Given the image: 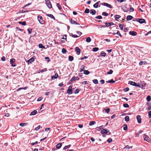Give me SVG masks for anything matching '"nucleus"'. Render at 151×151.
<instances>
[{
    "label": "nucleus",
    "mask_w": 151,
    "mask_h": 151,
    "mask_svg": "<svg viewBox=\"0 0 151 151\" xmlns=\"http://www.w3.org/2000/svg\"><path fill=\"white\" fill-rule=\"evenodd\" d=\"M76 78L77 77H73L70 80V81L71 82H73V81H75Z\"/></svg>",
    "instance_id": "38"
},
{
    "label": "nucleus",
    "mask_w": 151,
    "mask_h": 151,
    "mask_svg": "<svg viewBox=\"0 0 151 151\" xmlns=\"http://www.w3.org/2000/svg\"><path fill=\"white\" fill-rule=\"evenodd\" d=\"M96 11L94 9H91L90 11V13L93 15L96 14Z\"/></svg>",
    "instance_id": "18"
},
{
    "label": "nucleus",
    "mask_w": 151,
    "mask_h": 151,
    "mask_svg": "<svg viewBox=\"0 0 151 151\" xmlns=\"http://www.w3.org/2000/svg\"><path fill=\"white\" fill-rule=\"evenodd\" d=\"M110 109L109 108H108L107 109H106V111L105 112L107 113H108L109 112V111H110Z\"/></svg>",
    "instance_id": "58"
},
{
    "label": "nucleus",
    "mask_w": 151,
    "mask_h": 151,
    "mask_svg": "<svg viewBox=\"0 0 151 151\" xmlns=\"http://www.w3.org/2000/svg\"><path fill=\"white\" fill-rule=\"evenodd\" d=\"M75 50L77 52V55H79L80 53L81 50L78 47H76L75 48Z\"/></svg>",
    "instance_id": "11"
},
{
    "label": "nucleus",
    "mask_w": 151,
    "mask_h": 151,
    "mask_svg": "<svg viewBox=\"0 0 151 151\" xmlns=\"http://www.w3.org/2000/svg\"><path fill=\"white\" fill-rule=\"evenodd\" d=\"M62 146V143H60L56 145V147L58 149H59Z\"/></svg>",
    "instance_id": "16"
},
{
    "label": "nucleus",
    "mask_w": 151,
    "mask_h": 151,
    "mask_svg": "<svg viewBox=\"0 0 151 151\" xmlns=\"http://www.w3.org/2000/svg\"><path fill=\"white\" fill-rule=\"evenodd\" d=\"M71 146V145H68L65 146L63 148V150H65L69 148H70Z\"/></svg>",
    "instance_id": "26"
},
{
    "label": "nucleus",
    "mask_w": 151,
    "mask_h": 151,
    "mask_svg": "<svg viewBox=\"0 0 151 151\" xmlns=\"http://www.w3.org/2000/svg\"><path fill=\"white\" fill-rule=\"evenodd\" d=\"M91 39L90 37H88L86 38V41L87 42H90L91 41Z\"/></svg>",
    "instance_id": "20"
},
{
    "label": "nucleus",
    "mask_w": 151,
    "mask_h": 151,
    "mask_svg": "<svg viewBox=\"0 0 151 151\" xmlns=\"http://www.w3.org/2000/svg\"><path fill=\"white\" fill-rule=\"evenodd\" d=\"M90 12V10L86 8L84 11V13H85L88 14Z\"/></svg>",
    "instance_id": "35"
},
{
    "label": "nucleus",
    "mask_w": 151,
    "mask_h": 151,
    "mask_svg": "<svg viewBox=\"0 0 151 151\" xmlns=\"http://www.w3.org/2000/svg\"><path fill=\"white\" fill-rule=\"evenodd\" d=\"M128 127L127 125L126 124H124L123 125V129L124 130H127V129Z\"/></svg>",
    "instance_id": "28"
},
{
    "label": "nucleus",
    "mask_w": 151,
    "mask_h": 151,
    "mask_svg": "<svg viewBox=\"0 0 151 151\" xmlns=\"http://www.w3.org/2000/svg\"><path fill=\"white\" fill-rule=\"evenodd\" d=\"M67 50L64 48L62 49V52L63 54H65L67 52Z\"/></svg>",
    "instance_id": "37"
},
{
    "label": "nucleus",
    "mask_w": 151,
    "mask_h": 151,
    "mask_svg": "<svg viewBox=\"0 0 151 151\" xmlns=\"http://www.w3.org/2000/svg\"><path fill=\"white\" fill-rule=\"evenodd\" d=\"M95 18H96V19H102V17L101 16L99 15L98 16H96L95 17Z\"/></svg>",
    "instance_id": "47"
},
{
    "label": "nucleus",
    "mask_w": 151,
    "mask_h": 151,
    "mask_svg": "<svg viewBox=\"0 0 151 151\" xmlns=\"http://www.w3.org/2000/svg\"><path fill=\"white\" fill-rule=\"evenodd\" d=\"M67 93L70 94L72 93V87L70 86H69Z\"/></svg>",
    "instance_id": "6"
},
{
    "label": "nucleus",
    "mask_w": 151,
    "mask_h": 151,
    "mask_svg": "<svg viewBox=\"0 0 151 151\" xmlns=\"http://www.w3.org/2000/svg\"><path fill=\"white\" fill-rule=\"evenodd\" d=\"M125 120L126 122H128L129 120V117L128 116H126L125 117Z\"/></svg>",
    "instance_id": "34"
},
{
    "label": "nucleus",
    "mask_w": 151,
    "mask_h": 151,
    "mask_svg": "<svg viewBox=\"0 0 151 151\" xmlns=\"http://www.w3.org/2000/svg\"><path fill=\"white\" fill-rule=\"evenodd\" d=\"M113 71L112 70H110L109 72H107V74H111L112 73Z\"/></svg>",
    "instance_id": "45"
},
{
    "label": "nucleus",
    "mask_w": 151,
    "mask_h": 151,
    "mask_svg": "<svg viewBox=\"0 0 151 151\" xmlns=\"http://www.w3.org/2000/svg\"><path fill=\"white\" fill-rule=\"evenodd\" d=\"M100 2V1H99L97 2L95 4H94L93 5V7L94 8H97L98 6V4H99V3Z\"/></svg>",
    "instance_id": "24"
},
{
    "label": "nucleus",
    "mask_w": 151,
    "mask_h": 151,
    "mask_svg": "<svg viewBox=\"0 0 151 151\" xmlns=\"http://www.w3.org/2000/svg\"><path fill=\"white\" fill-rule=\"evenodd\" d=\"M90 72L88 70H84L83 71V73L85 75H88L90 73Z\"/></svg>",
    "instance_id": "25"
},
{
    "label": "nucleus",
    "mask_w": 151,
    "mask_h": 151,
    "mask_svg": "<svg viewBox=\"0 0 151 151\" xmlns=\"http://www.w3.org/2000/svg\"><path fill=\"white\" fill-rule=\"evenodd\" d=\"M57 7H58V9L60 10L61 9V7L60 5L59 4V3H57Z\"/></svg>",
    "instance_id": "49"
},
{
    "label": "nucleus",
    "mask_w": 151,
    "mask_h": 151,
    "mask_svg": "<svg viewBox=\"0 0 151 151\" xmlns=\"http://www.w3.org/2000/svg\"><path fill=\"white\" fill-rule=\"evenodd\" d=\"M1 60L3 61H5V58L4 56H3L1 58Z\"/></svg>",
    "instance_id": "61"
},
{
    "label": "nucleus",
    "mask_w": 151,
    "mask_h": 151,
    "mask_svg": "<svg viewBox=\"0 0 151 151\" xmlns=\"http://www.w3.org/2000/svg\"><path fill=\"white\" fill-rule=\"evenodd\" d=\"M42 99V97H40L39 98L37 99V101H41Z\"/></svg>",
    "instance_id": "59"
},
{
    "label": "nucleus",
    "mask_w": 151,
    "mask_h": 151,
    "mask_svg": "<svg viewBox=\"0 0 151 151\" xmlns=\"http://www.w3.org/2000/svg\"><path fill=\"white\" fill-rule=\"evenodd\" d=\"M47 16L50 17L51 19L55 20V18L54 17L52 14H46Z\"/></svg>",
    "instance_id": "14"
},
{
    "label": "nucleus",
    "mask_w": 151,
    "mask_h": 151,
    "mask_svg": "<svg viewBox=\"0 0 151 151\" xmlns=\"http://www.w3.org/2000/svg\"><path fill=\"white\" fill-rule=\"evenodd\" d=\"M143 137L145 140L147 142H149L150 139L148 136L144 134L143 135Z\"/></svg>",
    "instance_id": "7"
},
{
    "label": "nucleus",
    "mask_w": 151,
    "mask_h": 151,
    "mask_svg": "<svg viewBox=\"0 0 151 151\" xmlns=\"http://www.w3.org/2000/svg\"><path fill=\"white\" fill-rule=\"evenodd\" d=\"M136 118L138 122L139 123H141V118L140 116L139 115H137L136 117Z\"/></svg>",
    "instance_id": "10"
},
{
    "label": "nucleus",
    "mask_w": 151,
    "mask_h": 151,
    "mask_svg": "<svg viewBox=\"0 0 151 151\" xmlns=\"http://www.w3.org/2000/svg\"><path fill=\"white\" fill-rule=\"evenodd\" d=\"M71 35L74 38H77L78 37L77 35H73L72 34H71Z\"/></svg>",
    "instance_id": "55"
},
{
    "label": "nucleus",
    "mask_w": 151,
    "mask_h": 151,
    "mask_svg": "<svg viewBox=\"0 0 151 151\" xmlns=\"http://www.w3.org/2000/svg\"><path fill=\"white\" fill-rule=\"evenodd\" d=\"M70 22L72 24H78V25H80V24L77 23L76 22L73 20L72 19H71L70 20Z\"/></svg>",
    "instance_id": "12"
},
{
    "label": "nucleus",
    "mask_w": 151,
    "mask_h": 151,
    "mask_svg": "<svg viewBox=\"0 0 151 151\" xmlns=\"http://www.w3.org/2000/svg\"><path fill=\"white\" fill-rule=\"evenodd\" d=\"M108 14L107 13H106V12H103L102 13V15H104V16H107L108 15Z\"/></svg>",
    "instance_id": "48"
},
{
    "label": "nucleus",
    "mask_w": 151,
    "mask_h": 151,
    "mask_svg": "<svg viewBox=\"0 0 151 151\" xmlns=\"http://www.w3.org/2000/svg\"><path fill=\"white\" fill-rule=\"evenodd\" d=\"M39 47L40 48H45V47L42 44H40L39 45Z\"/></svg>",
    "instance_id": "40"
},
{
    "label": "nucleus",
    "mask_w": 151,
    "mask_h": 151,
    "mask_svg": "<svg viewBox=\"0 0 151 151\" xmlns=\"http://www.w3.org/2000/svg\"><path fill=\"white\" fill-rule=\"evenodd\" d=\"M100 81L102 84H103L104 83V80H101Z\"/></svg>",
    "instance_id": "60"
},
{
    "label": "nucleus",
    "mask_w": 151,
    "mask_h": 151,
    "mask_svg": "<svg viewBox=\"0 0 151 151\" xmlns=\"http://www.w3.org/2000/svg\"><path fill=\"white\" fill-rule=\"evenodd\" d=\"M135 19L138 22L141 24H142L144 23H146V21L145 20L143 19H139L138 20L137 19Z\"/></svg>",
    "instance_id": "5"
},
{
    "label": "nucleus",
    "mask_w": 151,
    "mask_h": 151,
    "mask_svg": "<svg viewBox=\"0 0 151 151\" xmlns=\"http://www.w3.org/2000/svg\"><path fill=\"white\" fill-rule=\"evenodd\" d=\"M102 5H104L105 6H106L107 7L109 8H112V6L110 4H109L106 2H103L101 4Z\"/></svg>",
    "instance_id": "4"
},
{
    "label": "nucleus",
    "mask_w": 151,
    "mask_h": 151,
    "mask_svg": "<svg viewBox=\"0 0 151 151\" xmlns=\"http://www.w3.org/2000/svg\"><path fill=\"white\" fill-rule=\"evenodd\" d=\"M106 53L104 52H101V56L105 57L106 56Z\"/></svg>",
    "instance_id": "43"
},
{
    "label": "nucleus",
    "mask_w": 151,
    "mask_h": 151,
    "mask_svg": "<svg viewBox=\"0 0 151 151\" xmlns=\"http://www.w3.org/2000/svg\"><path fill=\"white\" fill-rule=\"evenodd\" d=\"M79 90L78 89H76L74 91V93L75 94L78 93L79 92Z\"/></svg>",
    "instance_id": "50"
},
{
    "label": "nucleus",
    "mask_w": 151,
    "mask_h": 151,
    "mask_svg": "<svg viewBox=\"0 0 151 151\" xmlns=\"http://www.w3.org/2000/svg\"><path fill=\"white\" fill-rule=\"evenodd\" d=\"M93 83L95 84H97L98 83V81L97 79H95L93 80Z\"/></svg>",
    "instance_id": "44"
},
{
    "label": "nucleus",
    "mask_w": 151,
    "mask_h": 151,
    "mask_svg": "<svg viewBox=\"0 0 151 151\" xmlns=\"http://www.w3.org/2000/svg\"><path fill=\"white\" fill-rule=\"evenodd\" d=\"M112 139L110 138L108 139L107 140V142L108 143H109L111 142H112Z\"/></svg>",
    "instance_id": "54"
},
{
    "label": "nucleus",
    "mask_w": 151,
    "mask_h": 151,
    "mask_svg": "<svg viewBox=\"0 0 151 151\" xmlns=\"http://www.w3.org/2000/svg\"><path fill=\"white\" fill-rule=\"evenodd\" d=\"M129 90V88L128 87H127L124 89V91L125 92H127Z\"/></svg>",
    "instance_id": "51"
},
{
    "label": "nucleus",
    "mask_w": 151,
    "mask_h": 151,
    "mask_svg": "<svg viewBox=\"0 0 151 151\" xmlns=\"http://www.w3.org/2000/svg\"><path fill=\"white\" fill-rule=\"evenodd\" d=\"M96 124V122L95 121H91L90 122L89 125L92 126Z\"/></svg>",
    "instance_id": "33"
},
{
    "label": "nucleus",
    "mask_w": 151,
    "mask_h": 151,
    "mask_svg": "<svg viewBox=\"0 0 151 151\" xmlns=\"http://www.w3.org/2000/svg\"><path fill=\"white\" fill-rule=\"evenodd\" d=\"M37 111L36 110H35L33 111H32L31 113L30 114V115H35L37 113Z\"/></svg>",
    "instance_id": "22"
},
{
    "label": "nucleus",
    "mask_w": 151,
    "mask_h": 151,
    "mask_svg": "<svg viewBox=\"0 0 151 151\" xmlns=\"http://www.w3.org/2000/svg\"><path fill=\"white\" fill-rule=\"evenodd\" d=\"M74 58L72 56H69V60L70 61H72L73 60Z\"/></svg>",
    "instance_id": "27"
},
{
    "label": "nucleus",
    "mask_w": 151,
    "mask_h": 151,
    "mask_svg": "<svg viewBox=\"0 0 151 151\" xmlns=\"http://www.w3.org/2000/svg\"><path fill=\"white\" fill-rule=\"evenodd\" d=\"M27 123H21L19 124V125L21 127H23L27 125Z\"/></svg>",
    "instance_id": "39"
},
{
    "label": "nucleus",
    "mask_w": 151,
    "mask_h": 151,
    "mask_svg": "<svg viewBox=\"0 0 151 151\" xmlns=\"http://www.w3.org/2000/svg\"><path fill=\"white\" fill-rule=\"evenodd\" d=\"M149 117L150 118L151 117V111H149L148 113Z\"/></svg>",
    "instance_id": "57"
},
{
    "label": "nucleus",
    "mask_w": 151,
    "mask_h": 151,
    "mask_svg": "<svg viewBox=\"0 0 151 151\" xmlns=\"http://www.w3.org/2000/svg\"><path fill=\"white\" fill-rule=\"evenodd\" d=\"M107 83H113L115 82V81H114L113 79H112L111 80H109L106 82Z\"/></svg>",
    "instance_id": "30"
},
{
    "label": "nucleus",
    "mask_w": 151,
    "mask_h": 151,
    "mask_svg": "<svg viewBox=\"0 0 151 151\" xmlns=\"http://www.w3.org/2000/svg\"><path fill=\"white\" fill-rule=\"evenodd\" d=\"M40 128V126L39 125L37 127H36L34 130H35L36 131H38Z\"/></svg>",
    "instance_id": "46"
},
{
    "label": "nucleus",
    "mask_w": 151,
    "mask_h": 151,
    "mask_svg": "<svg viewBox=\"0 0 151 151\" xmlns=\"http://www.w3.org/2000/svg\"><path fill=\"white\" fill-rule=\"evenodd\" d=\"M99 48L98 47H94L93 49L92 50L94 52H96L99 50Z\"/></svg>",
    "instance_id": "42"
},
{
    "label": "nucleus",
    "mask_w": 151,
    "mask_h": 151,
    "mask_svg": "<svg viewBox=\"0 0 151 151\" xmlns=\"http://www.w3.org/2000/svg\"><path fill=\"white\" fill-rule=\"evenodd\" d=\"M130 7L129 9V11L130 12H133L134 11V9L132 7L131 5H130Z\"/></svg>",
    "instance_id": "32"
},
{
    "label": "nucleus",
    "mask_w": 151,
    "mask_h": 151,
    "mask_svg": "<svg viewBox=\"0 0 151 151\" xmlns=\"http://www.w3.org/2000/svg\"><path fill=\"white\" fill-rule=\"evenodd\" d=\"M38 143V142L36 141L35 142L31 143V145H35L37 144Z\"/></svg>",
    "instance_id": "62"
},
{
    "label": "nucleus",
    "mask_w": 151,
    "mask_h": 151,
    "mask_svg": "<svg viewBox=\"0 0 151 151\" xmlns=\"http://www.w3.org/2000/svg\"><path fill=\"white\" fill-rule=\"evenodd\" d=\"M47 70V69L46 68H44L43 69L41 70H40V72H41L42 73L43 72L46 71Z\"/></svg>",
    "instance_id": "56"
},
{
    "label": "nucleus",
    "mask_w": 151,
    "mask_h": 151,
    "mask_svg": "<svg viewBox=\"0 0 151 151\" xmlns=\"http://www.w3.org/2000/svg\"><path fill=\"white\" fill-rule=\"evenodd\" d=\"M45 59L46 60H48L47 62H49L50 61V58H49L48 57H46L45 58Z\"/></svg>",
    "instance_id": "63"
},
{
    "label": "nucleus",
    "mask_w": 151,
    "mask_h": 151,
    "mask_svg": "<svg viewBox=\"0 0 151 151\" xmlns=\"http://www.w3.org/2000/svg\"><path fill=\"white\" fill-rule=\"evenodd\" d=\"M27 30H28V33L29 34H30L31 33L32 29H28Z\"/></svg>",
    "instance_id": "52"
},
{
    "label": "nucleus",
    "mask_w": 151,
    "mask_h": 151,
    "mask_svg": "<svg viewBox=\"0 0 151 151\" xmlns=\"http://www.w3.org/2000/svg\"><path fill=\"white\" fill-rule=\"evenodd\" d=\"M58 77V74L55 73V76H51V79H56Z\"/></svg>",
    "instance_id": "15"
},
{
    "label": "nucleus",
    "mask_w": 151,
    "mask_h": 151,
    "mask_svg": "<svg viewBox=\"0 0 151 151\" xmlns=\"http://www.w3.org/2000/svg\"><path fill=\"white\" fill-rule=\"evenodd\" d=\"M119 27L120 28V29L122 30L123 29V25L122 24H120L119 25Z\"/></svg>",
    "instance_id": "53"
},
{
    "label": "nucleus",
    "mask_w": 151,
    "mask_h": 151,
    "mask_svg": "<svg viewBox=\"0 0 151 151\" xmlns=\"http://www.w3.org/2000/svg\"><path fill=\"white\" fill-rule=\"evenodd\" d=\"M103 126H101L99 127H97L96 128V130L99 131L101 129H103Z\"/></svg>",
    "instance_id": "19"
},
{
    "label": "nucleus",
    "mask_w": 151,
    "mask_h": 151,
    "mask_svg": "<svg viewBox=\"0 0 151 151\" xmlns=\"http://www.w3.org/2000/svg\"><path fill=\"white\" fill-rule=\"evenodd\" d=\"M129 34L133 36H135L137 34V33L134 31H130L129 32Z\"/></svg>",
    "instance_id": "13"
},
{
    "label": "nucleus",
    "mask_w": 151,
    "mask_h": 151,
    "mask_svg": "<svg viewBox=\"0 0 151 151\" xmlns=\"http://www.w3.org/2000/svg\"><path fill=\"white\" fill-rule=\"evenodd\" d=\"M85 66L83 65H82L81 66L80 68V72H81L83 71L84 69H85Z\"/></svg>",
    "instance_id": "23"
},
{
    "label": "nucleus",
    "mask_w": 151,
    "mask_h": 151,
    "mask_svg": "<svg viewBox=\"0 0 151 151\" xmlns=\"http://www.w3.org/2000/svg\"><path fill=\"white\" fill-rule=\"evenodd\" d=\"M133 18V17L131 15H128L127 17V21H129L131 20Z\"/></svg>",
    "instance_id": "17"
},
{
    "label": "nucleus",
    "mask_w": 151,
    "mask_h": 151,
    "mask_svg": "<svg viewBox=\"0 0 151 151\" xmlns=\"http://www.w3.org/2000/svg\"><path fill=\"white\" fill-rule=\"evenodd\" d=\"M146 99L148 102H149L151 100V96H150L148 95L146 98Z\"/></svg>",
    "instance_id": "31"
},
{
    "label": "nucleus",
    "mask_w": 151,
    "mask_h": 151,
    "mask_svg": "<svg viewBox=\"0 0 151 151\" xmlns=\"http://www.w3.org/2000/svg\"><path fill=\"white\" fill-rule=\"evenodd\" d=\"M15 60L14 58H12L10 59V63L11 64L12 66L13 67H14L15 66V65L14 63L15 61Z\"/></svg>",
    "instance_id": "9"
},
{
    "label": "nucleus",
    "mask_w": 151,
    "mask_h": 151,
    "mask_svg": "<svg viewBox=\"0 0 151 151\" xmlns=\"http://www.w3.org/2000/svg\"><path fill=\"white\" fill-rule=\"evenodd\" d=\"M45 4L47 7L50 9L52 8V5L50 0H45Z\"/></svg>",
    "instance_id": "3"
},
{
    "label": "nucleus",
    "mask_w": 151,
    "mask_h": 151,
    "mask_svg": "<svg viewBox=\"0 0 151 151\" xmlns=\"http://www.w3.org/2000/svg\"><path fill=\"white\" fill-rule=\"evenodd\" d=\"M19 24H22V25L24 26H25L26 25V22L25 21L23 22H19Z\"/></svg>",
    "instance_id": "29"
},
{
    "label": "nucleus",
    "mask_w": 151,
    "mask_h": 151,
    "mask_svg": "<svg viewBox=\"0 0 151 151\" xmlns=\"http://www.w3.org/2000/svg\"><path fill=\"white\" fill-rule=\"evenodd\" d=\"M129 84L130 85L134 86L137 87H139L140 86V84L139 83H137L132 81H129Z\"/></svg>",
    "instance_id": "2"
},
{
    "label": "nucleus",
    "mask_w": 151,
    "mask_h": 151,
    "mask_svg": "<svg viewBox=\"0 0 151 151\" xmlns=\"http://www.w3.org/2000/svg\"><path fill=\"white\" fill-rule=\"evenodd\" d=\"M146 109L147 110H151V105L148 107H147L146 108Z\"/></svg>",
    "instance_id": "64"
},
{
    "label": "nucleus",
    "mask_w": 151,
    "mask_h": 151,
    "mask_svg": "<svg viewBox=\"0 0 151 151\" xmlns=\"http://www.w3.org/2000/svg\"><path fill=\"white\" fill-rule=\"evenodd\" d=\"M37 19L40 23L41 24H44L45 22L43 20V18L41 15H38L37 16Z\"/></svg>",
    "instance_id": "1"
},
{
    "label": "nucleus",
    "mask_w": 151,
    "mask_h": 151,
    "mask_svg": "<svg viewBox=\"0 0 151 151\" xmlns=\"http://www.w3.org/2000/svg\"><path fill=\"white\" fill-rule=\"evenodd\" d=\"M123 106L125 108H128L129 107V105L127 103H124L123 104Z\"/></svg>",
    "instance_id": "41"
},
{
    "label": "nucleus",
    "mask_w": 151,
    "mask_h": 151,
    "mask_svg": "<svg viewBox=\"0 0 151 151\" xmlns=\"http://www.w3.org/2000/svg\"><path fill=\"white\" fill-rule=\"evenodd\" d=\"M109 130L108 129H103L101 131V134H107L108 132H109Z\"/></svg>",
    "instance_id": "8"
},
{
    "label": "nucleus",
    "mask_w": 151,
    "mask_h": 151,
    "mask_svg": "<svg viewBox=\"0 0 151 151\" xmlns=\"http://www.w3.org/2000/svg\"><path fill=\"white\" fill-rule=\"evenodd\" d=\"M34 60V58H31L30 59L28 60V62L29 63H32V62H33V61Z\"/></svg>",
    "instance_id": "21"
},
{
    "label": "nucleus",
    "mask_w": 151,
    "mask_h": 151,
    "mask_svg": "<svg viewBox=\"0 0 151 151\" xmlns=\"http://www.w3.org/2000/svg\"><path fill=\"white\" fill-rule=\"evenodd\" d=\"M114 17L115 19L117 20V19H119L121 17V16L118 15H116Z\"/></svg>",
    "instance_id": "36"
}]
</instances>
